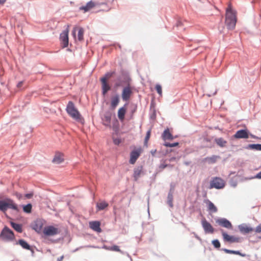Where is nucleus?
Returning <instances> with one entry per match:
<instances>
[{
  "mask_svg": "<svg viewBox=\"0 0 261 261\" xmlns=\"http://www.w3.org/2000/svg\"><path fill=\"white\" fill-rule=\"evenodd\" d=\"M216 223L219 225L226 228L227 229H232V225L230 221L225 218L218 219L216 221Z\"/></svg>",
  "mask_w": 261,
  "mask_h": 261,
  "instance_id": "9b49d317",
  "label": "nucleus"
},
{
  "mask_svg": "<svg viewBox=\"0 0 261 261\" xmlns=\"http://www.w3.org/2000/svg\"><path fill=\"white\" fill-rule=\"evenodd\" d=\"M100 81L102 86V93L103 95H105L108 91L110 90L111 87L107 83V81H106V78H101Z\"/></svg>",
  "mask_w": 261,
  "mask_h": 261,
  "instance_id": "2eb2a0df",
  "label": "nucleus"
},
{
  "mask_svg": "<svg viewBox=\"0 0 261 261\" xmlns=\"http://www.w3.org/2000/svg\"><path fill=\"white\" fill-rule=\"evenodd\" d=\"M104 247L106 249L110 250V251H116V252H121V251L119 249V247L117 245H114L111 247L105 246Z\"/></svg>",
  "mask_w": 261,
  "mask_h": 261,
  "instance_id": "72a5a7b5",
  "label": "nucleus"
},
{
  "mask_svg": "<svg viewBox=\"0 0 261 261\" xmlns=\"http://www.w3.org/2000/svg\"><path fill=\"white\" fill-rule=\"evenodd\" d=\"M218 158H219V156H216V155H213L212 156L207 157V158H205V160L208 163L213 164V163H215L216 162Z\"/></svg>",
  "mask_w": 261,
  "mask_h": 261,
  "instance_id": "473e14b6",
  "label": "nucleus"
},
{
  "mask_svg": "<svg viewBox=\"0 0 261 261\" xmlns=\"http://www.w3.org/2000/svg\"><path fill=\"white\" fill-rule=\"evenodd\" d=\"M179 144V143L178 142H176V143H168V142H165L164 144V145L166 147H176L177 146H178Z\"/></svg>",
  "mask_w": 261,
  "mask_h": 261,
  "instance_id": "4c0bfd02",
  "label": "nucleus"
},
{
  "mask_svg": "<svg viewBox=\"0 0 261 261\" xmlns=\"http://www.w3.org/2000/svg\"><path fill=\"white\" fill-rule=\"evenodd\" d=\"M258 238L261 240V237H258Z\"/></svg>",
  "mask_w": 261,
  "mask_h": 261,
  "instance_id": "5fc2aeb1",
  "label": "nucleus"
},
{
  "mask_svg": "<svg viewBox=\"0 0 261 261\" xmlns=\"http://www.w3.org/2000/svg\"><path fill=\"white\" fill-rule=\"evenodd\" d=\"M212 244L216 248H219L220 247V243L218 240H213L212 241Z\"/></svg>",
  "mask_w": 261,
  "mask_h": 261,
  "instance_id": "ea45409f",
  "label": "nucleus"
},
{
  "mask_svg": "<svg viewBox=\"0 0 261 261\" xmlns=\"http://www.w3.org/2000/svg\"><path fill=\"white\" fill-rule=\"evenodd\" d=\"M84 37V30L81 28L79 29L78 31V39L80 41H82Z\"/></svg>",
  "mask_w": 261,
  "mask_h": 261,
  "instance_id": "e433bc0d",
  "label": "nucleus"
},
{
  "mask_svg": "<svg viewBox=\"0 0 261 261\" xmlns=\"http://www.w3.org/2000/svg\"><path fill=\"white\" fill-rule=\"evenodd\" d=\"M63 161H64L63 154L61 153H57L55 154L54 158L53 159V162L55 164H59L61 163L62 162H63Z\"/></svg>",
  "mask_w": 261,
  "mask_h": 261,
  "instance_id": "412c9836",
  "label": "nucleus"
},
{
  "mask_svg": "<svg viewBox=\"0 0 261 261\" xmlns=\"http://www.w3.org/2000/svg\"><path fill=\"white\" fill-rule=\"evenodd\" d=\"M221 233H222V235L223 236V240L225 242L232 243H239L241 241V239L240 238L236 237L233 236L228 235L227 233L224 232L223 230H221Z\"/></svg>",
  "mask_w": 261,
  "mask_h": 261,
  "instance_id": "39448f33",
  "label": "nucleus"
},
{
  "mask_svg": "<svg viewBox=\"0 0 261 261\" xmlns=\"http://www.w3.org/2000/svg\"><path fill=\"white\" fill-rule=\"evenodd\" d=\"M11 226H12V227L15 230H16L17 231H18L19 232H22V227H21V225L14 223V222H11Z\"/></svg>",
  "mask_w": 261,
  "mask_h": 261,
  "instance_id": "7c9ffc66",
  "label": "nucleus"
},
{
  "mask_svg": "<svg viewBox=\"0 0 261 261\" xmlns=\"http://www.w3.org/2000/svg\"><path fill=\"white\" fill-rule=\"evenodd\" d=\"M126 112V105L120 108L118 111V117L121 121L124 119L125 114Z\"/></svg>",
  "mask_w": 261,
  "mask_h": 261,
  "instance_id": "aec40b11",
  "label": "nucleus"
},
{
  "mask_svg": "<svg viewBox=\"0 0 261 261\" xmlns=\"http://www.w3.org/2000/svg\"><path fill=\"white\" fill-rule=\"evenodd\" d=\"M66 110L67 114L73 119L78 121L82 120V116L72 101L68 102Z\"/></svg>",
  "mask_w": 261,
  "mask_h": 261,
  "instance_id": "f03ea898",
  "label": "nucleus"
},
{
  "mask_svg": "<svg viewBox=\"0 0 261 261\" xmlns=\"http://www.w3.org/2000/svg\"><path fill=\"white\" fill-rule=\"evenodd\" d=\"M103 124L105 126H110L111 120V114L110 113H106L103 116L102 118Z\"/></svg>",
  "mask_w": 261,
  "mask_h": 261,
  "instance_id": "a211bd4d",
  "label": "nucleus"
},
{
  "mask_svg": "<svg viewBox=\"0 0 261 261\" xmlns=\"http://www.w3.org/2000/svg\"><path fill=\"white\" fill-rule=\"evenodd\" d=\"M168 166L171 167L172 166H171L170 165H167V164H161L160 165V168L162 169H164Z\"/></svg>",
  "mask_w": 261,
  "mask_h": 261,
  "instance_id": "c03bdc74",
  "label": "nucleus"
},
{
  "mask_svg": "<svg viewBox=\"0 0 261 261\" xmlns=\"http://www.w3.org/2000/svg\"><path fill=\"white\" fill-rule=\"evenodd\" d=\"M23 84V82L22 81H21V82H19L18 84H17V87L18 88H20L21 87V86H22Z\"/></svg>",
  "mask_w": 261,
  "mask_h": 261,
  "instance_id": "09e8293b",
  "label": "nucleus"
},
{
  "mask_svg": "<svg viewBox=\"0 0 261 261\" xmlns=\"http://www.w3.org/2000/svg\"><path fill=\"white\" fill-rule=\"evenodd\" d=\"M99 4L97 3L91 1L87 3L86 6L80 7V10L83 11L84 13L89 11L94 7H98Z\"/></svg>",
  "mask_w": 261,
  "mask_h": 261,
  "instance_id": "1a4fd4ad",
  "label": "nucleus"
},
{
  "mask_svg": "<svg viewBox=\"0 0 261 261\" xmlns=\"http://www.w3.org/2000/svg\"><path fill=\"white\" fill-rule=\"evenodd\" d=\"M59 230L58 228L55 227L53 226H48L44 227L43 229V233L47 236H53L59 233Z\"/></svg>",
  "mask_w": 261,
  "mask_h": 261,
  "instance_id": "6e6552de",
  "label": "nucleus"
},
{
  "mask_svg": "<svg viewBox=\"0 0 261 261\" xmlns=\"http://www.w3.org/2000/svg\"><path fill=\"white\" fill-rule=\"evenodd\" d=\"M236 139H247L249 138V133L247 129H241L238 130L234 135Z\"/></svg>",
  "mask_w": 261,
  "mask_h": 261,
  "instance_id": "f8f14e48",
  "label": "nucleus"
},
{
  "mask_svg": "<svg viewBox=\"0 0 261 261\" xmlns=\"http://www.w3.org/2000/svg\"><path fill=\"white\" fill-rule=\"evenodd\" d=\"M132 94V91L129 86L125 87L123 88L122 92V98L123 100H128Z\"/></svg>",
  "mask_w": 261,
  "mask_h": 261,
  "instance_id": "4468645a",
  "label": "nucleus"
},
{
  "mask_svg": "<svg viewBox=\"0 0 261 261\" xmlns=\"http://www.w3.org/2000/svg\"><path fill=\"white\" fill-rule=\"evenodd\" d=\"M155 89L160 96H162V89L160 85L157 84L155 86Z\"/></svg>",
  "mask_w": 261,
  "mask_h": 261,
  "instance_id": "58836bf2",
  "label": "nucleus"
},
{
  "mask_svg": "<svg viewBox=\"0 0 261 261\" xmlns=\"http://www.w3.org/2000/svg\"><path fill=\"white\" fill-rule=\"evenodd\" d=\"M206 204H207V210L210 212L215 213L218 211V209H217V207L211 201H210L208 200H207Z\"/></svg>",
  "mask_w": 261,
  "mask_h": 261,
  "instance_id": "5701e85b",
  "label": "nucleus"
},
{
  "mask_svg": "<svg viewBox=\"0 0 261 261\" xmlns=\"http://www.w3.org/2000/svg\"><path fill=\"white\" fill-rule=\"evenodd\" d=\"M114 72H108L105 74V76L104 77H102V78H106V81H107V80L109 78H110L114 74Z\"/></svg>",
  "mask_w": 261,
  "mask_h": 261,
  "instance_id": "a19ab883",
  "label": "nucleus"
},
{
  "mask_svg": "<svg viewBox=\"0 0 261 261\" xmlns=\"http://www.w3.org/2000/svg\"><path fill=\"white\" fill-rule=\"evenodd\" d=\"M119 102V98L118 95H115L112 98L111 106L112 109H114Z\"/></svg>",
  "mask_w": 261,
  "mask_h": 261,
  "instance_id": "a878e982",
  "label": "nucleus"
},
{
  "mask_svg": "<svg viewBox=\"0 0 261 261\" xmlns=\"http://www.w3.org/2000/svg\"><path fill=\"white\" fill-rule=\"evenodd\" d=\"M255 178L261 179V171L255 175Z\"/></svg>",
  "mask_w": 261,
  "mask_h": 261,
  "instance_id": "de8ad7c7",
  "label": "nucleus"
},
{
  "mask_svg": "<svg viewBox=\"0 0 261 261\" xmlns=\"http://www.w3.org/2000/svg\"><path fill=\"white\" fill-rule=\"evenodd\" d=\"M8 208L19 211L17 205L10 198H6L4 200H0V211L6 213Z\"/></svg>",
  "mask_w": 261,
  "mask_h": 261,
  "instance_id": "7ed1b4c3",
  "label": "nucleus"
},
{
  "mask_svg": "<svg viewBox=\"0 0 261 261\" xmlns=\"http://www.w3.org/2000/svg\"><path fill=\"white\" fill-rule=\"evenodd\" d=\"M98 210H102L108 206V203L105 201L98 202L96 204Z\"/></svg>",
  "mask_w": 261,
  "mask_h": 261,
  "instance_id": "bb28decb",
  "label": "nucleus"
},
{
  "mask_svg": "<svg viewBox=\"0 0 261 261\" xmlns=\"http://www.w3.org/2000/svg\"><path fill=\"white\" fill-rule=\"evenodd\" d=\"M150 135H151V129H149L147 132V133H146V136H145V138L144 145L145 146L147 145L148 141L149 140V138L150 137Z\"/></svg>",
  "mask_w": 261,
  "mask_h": 261,
  "instance_id": "c9c22d12",
  "label": "nucleus"
},
{
  "mask_svg": "<svg viewBox=\"0 0 261 261\" xmlns=\"http://www.w3.org/2000/svg\"><path fill=\"white\" fill-rule=\"evenodd\" d=\"M246 148L252 150H261V144H249Z\"/></svg>",
  "mask_w": 261,
  "mask_h": 261,
  "instance_id": "c85d7f7f",
  "label": "nucleus"
},
{
  "mask_svg": "<svg viewBox=\"0 0 261 261\" xmlns=\"http://www.w3.org/2000/svg\"><path fill=\"white\" fill-rule=\"evenodd\" d=\"M1 236L6 240H12L14 238L13 231L7 227H5L3 229L1 233Z\"/></svg>",
  "mask_w": 261,
  "mask_h": 261,
  "instance_id": "423d86ee",
  "label": "nucleus"
},
{
  "mask_svg": "<svg viewBox=\"0 0 261 261\" xmlns=\"http://www.w3.org/2000/svg\"><path fill=\"white\" fill-rule=\"evenodd\" d=\"M143 173V167L142 166H139L134 169V177L135 180L136 181L140 177L141 174Z\"/></svg>",
  "mask_w": 261,
  "mask_h": 261,
  "instance_id": "6ab92c4d",
  "label": "nucleus"
},
{
  "mask_svg": "<svg viewBox=\"0 0 261 261\" xmlns=\"http://www.w3.org/2000/svg\"><path fill=\"white\" fill-rule=\"evenodd\" d=\"M215 142L220 147H224L227 143V141L222 138H218L215 139Z\"/></svg>",
  "mask_w": 261,
  "mask_h": 261,
  "instance_id": "393cba45",
  "label": "nucleus"
},
{
  "mask_svg": "<svg viewBox=\"0 0 261 261\" xmlns=\"http://www.w3.org/2000/svg\"><path fill=\"white\" fill-rule=\"evenodd\" d=\"M255 231L257 233L261 232V224H259L255 229Z\"/></svg>",
  "mask_w": 261,
  "mask_h": 261,
  "instance_id": "37998d69",
  "label": "nucleus"
},
{
  "mask_svg": "<svg viewBox=\"0 0 261 261\" xmlns=\"http://www.w3.org/2000/svg\"><path fill=\"white\" fill-rule=\"evenodd\" d=\"M225 182L220 177H216L213 178L210 182V189L215 188L217 189H222L225 187Z\"/></svg>",
  "mask_w": 261,
  "mask_h": 261,
  "instance_id": "20e7f679",
  "label": "nucleus"
},
{
  "mask_svg": "<svg viewBox=\"0 0 261 261\" xmlns=\"http://www.w3.org/2000/svg\"><path fill=\"white\" fill-rule=\"evenodd\" d=\"M68 28H67L66 30H64L60 34V40L61 42V45L63 48H65L68 45Z\"/></svg>",
  "mask_w": 261,
  "mask_h": 261,
  "instance_id": "0eeeda50",
  "label": "nucleus"
},
{
  "mask_svg": "<svg viewBox=\"0 0 261 261\" xmlns=\"http://www.w3.org/2000/svg\"><path fill=\"white\" fill-rule=\"evenodd\" d=\"M201 224L205 233H214V228L212 225L208 221H206L205 219H204L202 220Z\"/></svg>",
  "mask_w": 261,
  "mask_h": 261,
  "instance_id": "9d476101",
  "label": "nucleus"
},
{
  "mask_svg": "<svg viewBox=\"0 0 261 261\" xmlns=\"http://www.w3.org/2000/svg\"><path fill=\"white\" fill-rule=\"evenodd\" d=\"M43 224L40 220H37L33 224V229L37 232H40L42 230Z\"/></svg>",
  "mask_w": 261,
  "mask_h": 261,
  "instance_id": "f3484780",
  "label": "nucleus"
},
{
  "mask_svg": "<svg viewBox=\"0 0 261 261\" xmlns=\"http://www.w3.org/2000/svg\"><path fill=\"white\" fill-rule=\"evenodd\" d=\"M90 227L93 230L100 232L101 229L100 227V223L98 221H92L89 223Z\"/></svg>",
  "mask_w": 261,
  "mask_h": 261,
  "instance_id": "dca6fc26",
  "label": "nucleus"
},
{
  "mask_svg": "<svg viewBox=\"0 0 261 261\" xmlns=\"http://www.w3.org/2000/svg\"><path fill=\"white\" fill-rule=\"evenodd\" d=\"M72 34L74 36H75V29L74 28V30L72 31Z\"/></svg>",
  "mask_w": 261,
  "mask_h": 261,
  "instance_id": "603ef678",
  "label": "nucleus"
},
{
  "mask_svg": "<svg viewBox=\"0 0 261 261\" xmlns=\"http://www.w3.org/2000/svg\"><path fill=\"white\" fill-rule=\"evenodd\" d=\"M32 205L29 203L23 206V210L26 213H30L32 211Z\"/></svg>",
  "mask_w": 261,
  "mask_h": 261,
  "instance_id": "f704fd0d",
  "label": "nucleus"
},
{
  "mask_svg": "<svg viewBox=\"0 0 261 261\" xmlns=\"http://www.w3.org/2000/svg\"><path fill=\"white\" fill-rule=\"evenodd\" d=\"M15 195L16 196V197L18 199H20L22 198V195L20 193H18L17 192L15 193Z\"/></svg>",
  "mask_w": 261,
  "mask_h": 261,
  "instance_id": "49530a36",
  "label": "nucleus"
},
{
  "mask_svg": "<svg viewBox=\"0 0 261 261\" xmlns=\"http://www.w3.org/2000/svg\"><path fill=\"white\" fill-rule=\"evenodd\" d=\"M237 22L236 12L232 10L230 4L226 12L225 24L229 29H233Z\"/></svg>",
  "mask_w": 261,
  "mask_h": 261,
  "instance_id": "f257e3e1",
  "label": "nucleus"
},
{
  "mask_svg": "<svg viewBox=\"0 0 261 261\" xmlns=\"http://www.w3.org/2000/svg\"><path fill=\"white\" fill-rule=\"evenodd\" d=\"M223 250L226 253H229V254H233L236 255H239L242 256H244V255H243L240 251H234V250H231L227 249H223Z\"/></svg>",
  "mask_w": 261,
  "mask_h": 261,
  "instance_id": "2f4dec72",
  "label": "nucleus"
},
{
  "mask_svg": "<svg viewBox=\"0 0 261 261\" xmlns=\"http://www.w3.org/2000/svg\"><path fill=\"white\" fill-rule=\"evenodd\" d=\"M173 193L171 192H170L168 195L167 203L170 207L173 206Z\"/></svg>",
  "mask_w": 261,
  "mask_h": 261,
  "instance_id": "c756f323",
  "label": "nucleus"
},
{
  "mask_svg": "<svg viewBox=\"0 0 261 261\" xmlns=\"http://www.w3.org/2000/svg\"><path fill=\"white\" fill-rule=\"evenodd\" d=\"M121 139L119 138L113 139V142L115 145H119L121 143Z\"/></svg>",
  "mask_w": 261,
  "mask_h": 261,
  "instance_id": "79ce46f5",
  "label": "nucleus"
},
{
  "mask_svg": "<svg viewBox=\"0 0 261 261\" xmlns=\"http://www.w3.org/2000/svg\"><path fill=\"white\" fill-rule=\"evenodd\" d=\"M33 195V193H29V194H26L24 196L26 198L30 199V198H32Z\"/></svg>",
  "mask_w": 261,
  "mask_h": 261,
  "instance_id": "a18cd8bd",
  "label": "nucleus"
},
{
  "mask_svg": "<svg viewBox=\"0 0 261 261\" xmlns=\"http://www.w3.org/2000/svg\"><path fill=\"white\" fill-rule=\"evenodd\" d=\"M251 137H252V138H254V137L253 135H251Z\"/></svg>",
  "mask_w": 261,
  "mask_h": 261,
  "instance_id": "864d4df0",
  "label": "nucleus"
},
{
  "mask_svg": "<svg viewBox=\"0 0 261 261\" xmlns=\"http://www.w3.org/2000/svg\"><path fill=\"white\" fill-rule=\"evenodd\" d=\"M162 137L164 141L167 140H171L173 139V137L170 133L169 129H166L164 131Z\"/></svg>",
  "mask_w": 261,
  "mask_h": 261,
  "instance_id": "b1692460",
  "label": "nucleus"
},
{
  "mask_svg": "<svg viewBox=\"0 0 261 261\" xmlns=\"http://www.w3.org/2000/svg\"><path fill=\"white\" fill-rule=\"evenodd\" d=\"M240 231L243 233H248L253 231V228L246 225H241L239 226Z\"/></svg>",
  "mask_w": 261,
  "mask_h": 261,
  "instance_id": "4be33fe9",
  "label": "nucleus"
},
{
  "mask_svg": "<svg viewBox=\"0 0 261 261\" xmlns=\"http://www.w3.org/2000/svg\"><path fill=\"white\" fill-rule=\"evenodd\" d=\"M141 152V149L133 150L130 152L129 163L134 164L139 157Z\"/></svg>",
  "mask_w": 261,
  "mask_h": 261,
  "instance_id": "ddd939ff",
  "label": "nucleus"
},
{
  "mask_svg": "<svg viewBox=\"0 0 261 261\" xmlns=\"http://www.w3.org/2000/svg\"><path fill=\"white\" fill-rule=\"evenodd\" d=\"M6 1V0H0V5L4 4Z\"/></svg>",
  "mask_w": 261,
  "mask_h": 261,
  "instance_id": "3c124183",
  "label": "nucleus"
},
{
  "mask_svg": "<svg viewBox=\"0 0 261 261\" xmlns=\"http://www.w3.org/2000/svg\"><path fill=\"white\" fill-rule=\"evenodd\" d=\"M64 257V255H62V256H60V257H59L57 259V260L58 261H63Z\"/></svg>",
  "mask_w": 261,
  "mask_h": 261,
  "instance_id": "8fccbe9b",
  "label": "nucleus"
},
{
  "mask_svg": "<svg viewBox=\"0 0 261 261\" xmlns=\"http://www.w3.org/2000/svg\"><path fill=\"white\" fill-rule=\"evenodd\" d=\"M18 244L24 249L31 250L30 246L23 240H19L18 242Z\"/></svg>",
  "mask_w": 261,
  "mask_h": 261,
  "instance_id": "cd10ccee",
  "label": "nucleus"
}]
</instances>
